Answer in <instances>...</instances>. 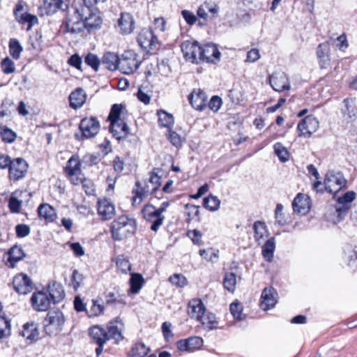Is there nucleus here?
<instances>
[{"mask_svg": "<svg viewBox=\"0 0 357 357\" xmlns=\"http://www.w3.org/2000/svg\"><path fill=\"white\" fill-rule=\"evenodd\" d=\"M83 280L82 275L77 270H74L71 277V285L75 290H77Z\"/></svg>", "mask_w": 357, "mask_h": 357, "instance_id": "obj_63", "label": "nucleus"}, {"mask_svg": "<svg viewBox=\"0 0 357 357\" xmlns=\"http://www.w3.org/2000/svg\"><path fill=\"white\" fill-rule=\"evenodd\" d=\"M116 264L119 270L122 273H126L131 270V264L128 259L123 255H119L116 257Z\"/></svg>", "mask_w": 357, "mask_h": 357, "instance_id": "obj_52", "label": "nucleus"}, {"mask_svg": "<svg viewBox=\"0 0 357 357\" xmlns=\"http://www.w3.org/2000/svg\"><path fill=\"white\" fill-rule=\"evenodd\" d=\"M69 0H45L44 8L47 15H52L58 10H65L68 8Z\"/></svg>", "mask_w": 357, "mask_h": 357, "instance_id": "obj_29", "label": "nucleus"}, {"mask_svg": "<svg viewBox=\"0 0 357 357\" xmlns=\"http://www.w3.org/2000/svg\"><path fill=\"white\" fill-rule=\"evenodd\" d=\"M311 200L308 196L298 193L292 202V207L294 212L305 215L310 209Z\"/></svg>", "mask_w": 357, "mask_h": 357, "instance_id": "obj_20", "label": "nucleus"}, {"mask_svg": "<svg viewBox=\"0 0 357 357\" xmlns=\"http://www.w3.org/2000/svg\"><path fill=\"white\" fill-rule=\"evenodd\" d=\"M253 229L255 231V239L260 243V240L264 239V237L268 236V230L266 225L264 222L256 221L253 225Z\"/></svg>", "mask_w": 357, "mask_h": 357, "instance_id": "obj_39", "label": "nucleus"}, {"mask_svg": "<svg viewBox=\"0 0 357 357\" xmlns=\"http://www.w3.org/2000/svg\"><path fill=\"white\" fill-rule=\"evenodd\" d=\"M168 280L178 288H183L188 285L187 278L181 273L173 274L169 278Z\"/></svg>", "mask_w": 357, "mask_h": 357, "instance_id": "obj_50", "label": "nucleus"}, {"mask_svg": "<svg viewBox=\"0 0 357 357\" xmlns=\"http://www.w3.org/2000/svg\"><path fill=\"white\" fill-rule=\"evenodd\" d=\"M220 204L219 199L213 195H210L203 199V206L211 211H217Z\"/></svg>", "mask_w": 357, "mask_h": 357, "instance_id": "obj_47", "label": "nucleus"}, {"mask_svg": "<svg viewBox=\"0 0 357 357\" xmlns=\"http://www.w3.org/2000/svg\"><path fill=\"white\" fill-rule=\"evenodd\" d=\"M64 322V316L61 310H50L44 320L45 331L49 335H56L62 330Z\"/></svg>", "mask_w": 357, "mask_h": 357, "instance_id": "obj_4", "label": "nucleus"}, {"mask_svg": "<svg viewBox=\"0 0 357 357\" xmlns=\"http://www.w3.org/2000/svg\"><path fill=\"white\" fill-rule=\"evenodd\" d=\"M38 215L47 222H52L56 218L55 209L48 204H40L38 208Z\"/></svg>", "mask_w": 357, "mask_h": 357, "instance_id": "obj_34", "label": "nucleus"}, {"mask_svg": "<svg viewBox=\"0 0 357 357\" xmlns=\"http://www.w3.org/2000/svg\"><path fill=\"white\" fill-rule=\"evenodd\" d=\"M97 211L102 220H111L116 214L114 204L107 198L98 199L97 202Z\"/></svg>", "mask_w": 357, "mask_h": 357, "instance_id": "obj_15", "label": "nucleus"}, {"mask_svg": "<svg viewBox=\"0 0 357 357\" xmlns=\"http://www.w3.org/2000/svg\"><path fill=\"white\" fill-rule=\"evenodd\" d=\"M206 312V307L201 299L193 298L188 302V314L192 319L202 320Z\"/></svg>", "mask_w": 357, "mask_h": 357, "instance_id": "obj_22", "label": "nucleus"}, {"mask_svg": "<svg viewBox=\"0 0 357 357\" xmlns=\"http://www.w3.org/2000/svg\"><path fill=\"white\" fill-rule=\"evenodd\" d=\"M191 105L197 110H203L206 106V93L201 89L194 90L188 96Z\"/></svg>", "mask_w": 357, "mask_h": 357, "instance_id": "obj_24", "label": "nucleus"}, {"mask_svg": "<svg viewBox=\"0 0 357 357\" xmlns=\"http://www.w3.org/2000/svg\"><path fill=\"white\" fill-rule=\"evenodd\" d=\"M22 50V47L20 42L15 38H11L9 42V51L12 57L18 59Z\"/></svg>", "mask_w": 357, "mask_h": 357, "instance_id": "obj_48", "label": "nucleus"}, {"mask_svg": "<svg viewBox=\"0 0 357 357\" xmlns=\"http://www.w3.org/2000/svg\"><path fill=\"white\" fill-rule=\"evenodd\" d=\"M318 63L321 69H326L331 65L330 46L328 42L321 43L317 48Z\"/></svg>", "mask_w": 357, "mask_h": 357, "instance_id": "obj_21", "label": "nucleus"}, {"mask_svg": "<svg viewBox=\"0 0 357 357\" xmlns=\"http://www.w3.org/2000/svg\"><path fill=\"white\" fill-rule=\"evenodd\" d=\"M342 114L346 120L351 121L356 116L353 100L351 99H344L342 102Z\"/></svg>", "mask_w": 357, "mask_h": 357, "instance_id": "obj_37", "label": "nucleus"}, {"mask_svg": "<svg viewBox=\"0 0 357 357\" xmlns=\"http://www.w3.org/2000/svg\"><path fill=\"white\" fill-rule=\"evenodd\" d=\"M117 29L122 35H128L132 33L135 29V20L132 15L128 13H122L118 20Z\"/></svg>", "mask_w": 357, "mask_h": 357, "instance_id": "obj_19", "label": "nucleus"}, {"mask_svg": "<svg viewBox=\"0 0 357 357\" xmlns=\"http://www.w3.org/2000/svg\"><path fill=\"white\" fill-rule=\"evenodd\" d=\"M347 182L342 172L328 171L324 178L325 189L331 194H335L346 186Z\"/></svg>", "mask_w": 357, "mask_h": 357, "instance_id": "obj_7", "label": "nucleus"}, {"mask_svg": "<svg viewBox=\"0 0 357 357\" xmlns=\"http://www.w3.org/2000/svg\"><path fill=\"white\" fill-rule=\"evenodd\" d=\"M89 335L93 342L98 345L96 354L98 356L102 354L104 345L108 341L107 331L102 326L96 325L89 328Z\"/></svg>", "mask_w": 357, "mask_h": 357, "instance_id": "obj_10", "label": "nucleus"}, {"mask_svg": "<svg viewBox=\"0 0 357 357\" xmlns=\"http://www.w3.org/2000/svg\"><path fill=\"white\" fill-rule=\"evenodd\" d=\"M119 58L113 52H106L102 57L101 64L107 69L114 71L119 68Z\"/></svg>", "mask_w": 357, "mask_h": 357, "instance_id": "obj_32", "label": "nucleus"}, {"mask_svg": "<svg viewBox=\"0 0 357 357\" xmlns=\"http://www.w3.org/2000/svg\"><path fill=\"white\" fill-rule=\"evenodd\" d=\"M122 108L123 106L120 104H114L112 105L108 116V121L110 123L121 120L120 119V115L122 112Z\"/></svg>", "mask_w": 357, "mask_h": 357, "instance_id": "obj_54", "label": "nucleus"}, {"mask_svg": "<svg viewBox=\"0 0 357 357\" xmlns=\"http://www.w3.org/2000/svg\"><path fill=\"white\" fill-rule=\"evenodd\" d=\"M356 194L354 191H349L342 196L337 198V201L339 204H344L351 206V202L356 199Z\"/></svg>", "mask_w": 357, "mask_h": 357, "instance_id": "obj_56", "label": "nucleus"}, {"mask_svg": "<svg viewBox=\"0 0 357 357\" xmlns=\"http://www.w3.org/2000/svg\"><path fill=\"white\" fill-rule=\"evenodd\" d=\"M274 151L280 161L286 162L289 160V152L281 143L278 142L274 144Z\"/></svg>", "mask_w": 357, "mask_h": 357, "instance_id": "obj_51", "label": "nucleus"}, {"mask_svg": "<svg viewBox=\"0 0 357 357\" xmlns=\"http://www.w3.org/2000/svg\"><path fill=\"white\" fill-rule=\"evenodd\" d=\"M73 13L74 15L67 18L65 22L66 31L72 33H80L85 27L84 20L78 18V13L73 11Z\"/></svg>", "mask_w": 357, "mask_h": 357, "instance_id": "obj_26", "label": "nucleus"}, {"mask_svg": "<svg viewBox=\"0 0 357 357\" xmlns=\"http://www.w3.org/2000/svg\"><path fill=\"white\" fill-rule=\"evenodd\" d=\"M221 53L216 45L207 43L201 47L199 61L215 63L220 61Z\"/></svg>", "mask_w": 357, "mask_h": 357, "instance_id": "obj_13", "label": "nucleus"}, {"mask_svg": "<svg viewBox=\"0 0 357 357\" xmlns=\"http://www.w3.org/2000/svg\"><path fill=\"white\" fill-rule=\"evenodd\" d=\"M143 218L149 224L150 229L154 232H157L162 225L165 219V215L161 214L155 206L152 204H146L142 209Z\"/></svg>", "mask_w": 357, "mask_h": 357, "instance_id": "obj_5", "label": "nucleus"}, {"mask_svg": "<svg viewBox=\"0 0 357 357\" xmlns=\"http://www.w3.org/2000/svg\"><path fill=\"white\" fill-rule=\"evenodd\" d=\"M81 135H75L78 140L90 139L94 137L99 132L100 125L96 117L84 118L81 120L79 126Z\"/></svg>", "mask_w": 357, "mask_h": 357, "instance_id": "obj_6", "label": "nucleus"}, {"mask_svg": "<svg viewBox=\"0 0 357 357\" xmlns=\"http://www.w3.org/2000/svg\"><path fill=\"white\" fill-rule=\"evenodd\" d=\"M65 172L73 185H79L84 176L81 171V162L77 157L72 156L68 161Z\"/></svg>", "mask_w": 357, "mask_h": 357, "instance_id": "obj_9", "label": "nucleus"}, {"mask_svg": "<svg viewBox=\"0 0 357 357\" xmlns=\"http://www.w3.org/2000/svg\"><path fill=\"white\" fill-rule=\"evenodd\" d=\"M201 47L197 41L186 40L181 43V48L184 57L187 61L198 63L199 61V52Z\"/></svg>", "mask_w": 357, "mask_h": 357, "instance_id": "obj_12", "label": "nucleus"}, {"mask_svg": "<svg viewBox=\"0 0 357 357\" xmlns=\"http://www.w3.org/2000/svg\"><path fill=\"white\" fill-rule=\"evenodd\" d=\"M351 206L344 204H339L337 202L335 204V213L338 222L343 220L347 215Z\"/></svg>", "mask_w": 357, "mask_h": 357, "instance_id": "obj_55", "label": "nucleus"}, {"mask_svg": "<svg viewBox=\"0 0 357 357\" xmlns=\"http://www.w3.org/2000/svg\"><path fill=\"white\" fill-rule=\"evenodd\" d=\"M39 329L34 322H28L24 324V337L28 344L36 342L39 339Z\"/></svg>", "mask_w": 357, "mask_h": 357, "instance_id": "obj_28", "label": "nucleus"}, {"mask_svg": "<svg viewBox=\"0 0 357 357\" xmlns=\"http://www.w3.org/2000/svg\"><path fill=\"white\" fill-rule=\"evenodd\" d=\"M70 105L73 109L80 108L86 101V93L81 88H77L69 96Z\"/></svg>", "mask_w": 357, "mask_h": 357, "instance_id": "obj_33", "label": "nucleus"}, {"mask_svg": "<svg viewBox=\"0 0 357 357\" xmlns=\"http://www.w3.org/2000/svg\"><path fill=\"white\" fill-rule=\"evenodd\" d=\"M278 302V293L273 287H266L261 295V308L266 311L273 308Z\"/></svg>", "mask_w": 357, "mask_h": 357, "instance_id": "obj_17", "label": "nucleus"}, {"mask_svg": "<svg viewBox=\"0 0 357 357\" xmlns=\"http://www.w3.org/2000/svg\"><path fill=\"white\" fill-rule=\"evenodd\" d=\"M46 293L54 303L61 301L65 297V291L61 283L52 281L46 287Z\"/></svg>", "mask_w": 357, "mask_h": 357, "instance_id": "obj_23", "label": "nucleus"}, {"mask_svg": "<svg viewBox=\"0 0 357 357\" xmlns=\"http://www.w3.org/2000/svg\"><path fill=\"white\" fill-rule=\"evenodd\" d=\"M105 307L100 300H92V305L86 310V314L89 317H98L103 314Z\"/></svg>", "mask_w": 357, "mask_h": 357, "instance_id": "obj_40", "label": "nucleus"}, {"mask_svg": "<svg viewBox=\"0 0 357 357\" xmlns=\"http://www.w3.org/2000/svg\"><path fill=\"white\" fill-rule=\"evenodd\" d=\"M345 259L348 261V266L356 268L357 267V252L350 249L345 254Z\"/></svg>", "mask_w": 357, "mask_h": 357, "instance_id": "obj_64", "label": "nucleus"}, {"mask_svg": "<svg viewBox=\"0 0 357 357\" xmlns=\"http://www.w3.org/2000/svg\"><path fill=\"white\" fill-rule=\"evenodd\" d=\"M224 287L230 292H234L236 285V276L232 272L225 274L223 279Z\"/></svg>", "mask_w": 357, "mask_h": 357, "instance_id": "obj_45", "label": "nucleus"}, {"mask_svg": "<svg viewBox=\"0 0 357 357\" xmlns=\"http://www.w3.org/2000/svg\"><path fill=\"white\" fill-rule=\"evenodd\" d=\"M201 322L202 326L208 331L213 330L217 328V321L215 314L208 312L204 314L202 318V320H197Z\"/></svg>", "mask_w": 357, "mask_h": 357, "instance_id": "obj_41", "label": "nucleus"}, {"mask_svg": "<svg viewBox=\"0 0 357 357\" xmlns=\"http://www.w3.org/2000/svg\"><path fill=\"white\" fill-rule=\"evenodd\" d=\"M109 130L119 140L126 138L129 134V128L123 120L110 123Z\"/></svg>", "mask_w": 357, "mask_h": 357, "instance_id": "obj_27", "label": "nucleus"}, {"mask_svg": "<svg viewBox=\"0 0 357 357\" xmlns=\"http://www.w3.org/2000/svg\"><path fill=\"white\" fill-rule=\"evenodd\" d=\"M10 322L3 317H0V339L5 337L10 331Z\"/></svg>", "mask_w": 357, "mask_h": 357, "instance_id": "obj_61", "label": "nucleus"}, {"mask_svg": "<svg viewBox=\"0 0 357 357\" xmlns=\"http://www.w3.org/2000/svg\"><path fill=\"white\" fill-rule=\"evenodd\" d=\"M0 136L2 141L5 143H13L17 138V134L7 126H0Z\"/></svg>", "mask_w": 357, "mask_h": 357, "instance_id": "obj_44", "label": "nucleus"}, {"mask_svg": "<svg viewBox=\"0 0 357 357\" xmlns=\"http://www.w3.org/2000/svg\"><path fill=\"white\" fill-rule=\"evenodd\" d=\"M137 57V54L132 51L125 52L119 59V69L124 74H132L138 69L140 64Z\"/></svg>", "mask_w": 357, "mask_h": 357, "instance_id": "obj_8", "label": "nucleus"}, {"mask_svg": "<svg viewBox=\"0 0 357 357\" xmlns=\"http://www.w3.org/2000/svg\"><path fill=\"white\" fill-rule=\"evenodd\" d=\"M123 324L117 319L110 321L107 327L108 340H114L115 343H119L123 340L122 335Z\"/></svg>", "mask_w": 357, "mask_h": 357, "instance_id": "obj_25", "label": "nucleus"}, {"mask_svg": "<svg viewBox=\"0 0 357 357\" xmlns=\"http://www.w3.org/2000/svg\"><path fill=\"white\" fill-rule=\"evenodd\" d=\"M187 340L189 343V347H190V351H193L196 349H199L203 345L204 341H203L202 338H201L199 337H197V336L190 337L189 338H187Z\"/></svg>", "mask_w": 357, "mask_h": 357, "instance_id": "obj_59", "label": "nucleus"}, {"mask_svg": "<svg viewBox=\"0 0 357 357\" xmlns=\"http://www.w3.org/2000/svg\"><path fill=\"white\" fill-rule=\"evenodd\" d=\"M149 351L143 343H137L131 349L128 357H144Z\"/></svg>", "mask_w": 357, "mask_h": 357, "instance_id": "obj_43", "label": "nucleus"}, {"mask_svg": "<svg viewBox=\"0 0 357 357\" xmlns=\"http://www.w3.org/2000/svg\"><path fill=\"white\" fill-rule=\"evenodd\" d=\"M144 280L142 275L139 273H132L130 279V291L132 294H137L143 286Z\"/></svg>", "mask_w": 357, "mask_h": 357, "instance_id": "obj_38", "label": "nucleus"}, {"mask_svg": "<svg viewBox=\"0 0 357 357\" xmlns=\"http://www.w3.org/2000/svg\"><path fill=\"white\" fill-rule=\"evenodd\" d=\"M82 183V187L86 195H93L95 193V188L94 185L90 180L86 179L84 176L82 177V181L79 184Z\"/></svg>", "mask_w": 357, "mask_h": 357, "instance_id": "obj_62", "label": "nucleus"}, {"mask_svg": "<svg viewBox=\"0 0 357 357\" xmlns=\"http://www.w3.org/2000/svg\"><path fill=\"white\" fill-rule=\"evenodd\" d=\"M319 123L317 119L313 116H307L303 119L298 125L297 129L299 136L308 137L317 131Z\"/></svg>", "mask_w": 357, "mask_h": 357, "instance_id": "obj_14", "label": "nucleus"}, {"mask_svg": "<svg viewBox=\"0 0 357 357\" xmlns=\"http://www.w3.org/2000/svg\"><path fill=\"white\" fill-rule=\"evenodd\" d=\"M275 249V238H269L262 246V255L264 258L268 262H271L273 259V254Z\"/></svg>", "mask_w": 357, "mask_h": 357, "instance_id": "obj_35", "label": "nucleus"}, {"mask_svg": "<svg viewBox=\"0 0 357 357\" xmlns=\"http://www.w3.org/2000/svg\"><path fill=\"white\" fill-rule=\"evenodd\" d=\"M6 255V264L10 268H14L15 264L22 259V249L15 245L8 251Z\"/></svg>", "mask_w": 357, "mask_h": 357, "instance_id": "obj_31", "label": "nucleus"}, {"mask_svg": "<svg viewBox=\"0 0 357 357\" xmlns=\"http://www.w3.org/2000/svg\"><path fill=\"white\" fill-rule=\"evenodd\" d=\"M22 159L21 158L13 160V164L8 169V178L10 181L17 182L22 178Z\"/></svg>", "mask_w": 357, "mask_h": 357, "instance_id": "obj_30", "label": "nucleus"}, {"mask_svg": "<svg viewBox=\"0 0 357 357\" xmlns=\"http://www.w3.org/2000/svg\"><path fill=\"white\" fill-rule=\"evenodd\" d=\"M38 24V19L36 15L26 13H24V25L27 24L26 30L31 29Z\"/></svg>", "mask_w": 357, "mask_h": 357, "instance_id": "obj_58", "label": "nucleus"}, {"mask_svg": "<svg viewBox=\"0 0 357 357\" xmlns=\"http://www.w3.org/2000/svg\"><path fill=\"white\" fill-rule=\"evenodd\" d=\"M186 213L188 216V221L197 219L199 220V206L192 204H186Z\"/></svg>", "mask_w": 357, "mask_h": 357, "instance_id": "obj_57", "label": "nucleus"}, {"mask_svg": "<svg viewBox=\"0 0 357 357\" xmlns=\"http://www.w3.org/2000/svg\"><path fill=\"white\" fill-rule=\"evenodd\" d=\"M137 228L135 219L128 215H121L111 223L110 231L114 241H121L133 234Z\"/></svg>", "mask_w": 357, "mask_h": 357, "instance_id": "obj_1", "label": "nucleus"}, {"mask_svg": "<svg viewBox=\"0 0 357 357\" xmlns=\"http://www.w3.org/2000/svg\"><path fill=\"white\" fill-rule=\"evenodd\" d=\"M218 252V250H216L213 248L203 249L199 250L200 255L204 259L213 263L217 261L219 257Z\"/></svg>", "mask_w": 357, "mask_h": 357, "instance_id": "obj_49", "label": "nucleus"}, {"mask_svg": "<svg viewBox=\"0 0 357 357\" xmlns=\"http://www.w3.org/2000/svg\"><path fill=\"white\" fill-rule=\"evenodd\" d=\"M137 42L142 48L149 52L155 49L158 40L151 29L143 28L139 33Z\"/></svg>", "mask_w": 357, "mask_h": 357, "instance_id": "obj_11", "label": "nucleus"}, {"mask_svg": "<svg viewBox=\"0 0 357 357\" xmlns=\"http://www.w3.org/2000/svg\"><path fill=\"white\" fill-rule=\"evenodd\" d=\"M2 70L6 74L13 73L15 70L14 63L8 57L3 59L1 63Z\"/></svg>", "mask_w": 357, "mask_h": 357, "instance_id": "obj_60", "label": "nucleus"}, {"mask_svg": "<svg viewBox=\"0 0 357 357\" xmlns=\"http://www.w3.org/2000/svg\"><path fill=\"white\" fill-rule=\"evenodd\" d=\"M159 124L169 128L174 124V116L164 110L158 111Z\"/></svg>", "mask_w": 357, "mask_h": 357, "instance_id": "obj_42", "label": "nucleus"}, {"mask_svg": "<svg viewBox=\"0 0 357 357\" xmlns=\"http://www.w3.org/2000/svg\"><path fill=\"white\" fill-rule=\"evenodd\" d=\"M30 301L32 307L38 312L47 311L52 302L44 291L34 292L31 297Z\"/></svg>", "mask_w": 357, "mask_h": 357, "instance_id": "obj_16", "label": "nucleus"}, {"mask_svg": "<svg viewBox=\"0 0 357 357\" xmlns=\"http://www.w3.org/2000/svg\"><path fill=\"white\" fill-rule=\"evenodd\" d=\"M84 62L86 65L91 67L95 71L98 70L99 66L101 63L98 56L92 53H89L86 55Z\"/></svg>", "mask_w": 357, "mask_h": 357, "instance_id": "obj_53", "label": "nucleus"}, {"mask_svg": "<svg viewBox=\"0 0 357 357\" xmlns=\"http://www.w3.org/2000/svg\"><path fill=\"white\" fill-rule=\"evenodd\" d=\"M42 36L38 31L33 33L29 36L27 50L30 52L36 51L40 49Z\"/></svg>", "mask_w": 357, "mask_h": 357, "instance_id": "obj_46", "label": "nucleus"}, {"mask_svg": "<svg viewBox=\"0 0 357 357\" xmlns=\"http://www.w3.org/2000/svg\"><path fill=\"white\" fill-rule=\"evenodd\" d=\"M72 8L75 13H78L79 19L84 20L85 28L88 30L100 27L102 19L96 13H92L91 7L86 5V0H76Z\"/></svg>", "mask_w": 357, "mask_h": 357, "instance_id": "obj_2", "label": "nucleus"}, {"mask_svg": "<svg viewBox=\"0 0 357 357\" xmlns=\"http://www.w3.org/2000/svg\"><path fill=\"white\" fill-rule=\"evenodd\" d=\"M269 82L276 91H283L290 89L289 79L284 72H275L269 77Z\"/></svg>", "mask_w": 357, "mask_h": 357, "instance_id": "obj_18", "label": "nucleus"}, {"mask_svg": "<svg viewBox=\"0 0 357 357\" xmlns=\"http://www.w3.org/2000/svg\"><path fill=\"white\" fill-rule=\"evenodd\" d=\"M22 196V190H15L13 192L8 202V206L10 208V211L12 213H19L20 206H21V200H20V198Z\"/></svg>", "mask_w": 357, "mask_h": 357, "instance_id": "obj_36", "label": "nucleus"}, {"mask_svg": "<svg viewBox=\"0 0 357 357\" xmlns=\"http://www.w3.org/2000/svg\"><path fill=\"white\" fill-rule=\"evenodd\" d=\"M159 169H153L149 173V178L147 182L145 183L144 185L140 190H133L135 196L132 199V204H139L144 197L155 193L161 185V177L159 176Z\"/></svg>", "mask_w": 357, "mask_h": 357, "instance_id": "obj_3", "label": "nucleus"}]
</instances>
